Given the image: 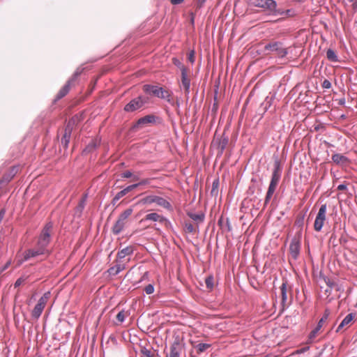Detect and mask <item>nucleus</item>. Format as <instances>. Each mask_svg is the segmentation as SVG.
<instances>
[{"label":"nucleus","mask_w":357,"mask_h":357,"mask_svg":"<svg viewBox=\"0 0 357 357\" xmlns=\"http://www.w3.org/2000/svg\"><path fill=\"white\" fill-rule=\"evenodd\" d=\"M281 177V167L278 160H275L274 162V169L272 173L271 182L266 195L264 204L266 205L272 198L273 193L278 185Z\"/></svg>","instance_id":"1"},{"label":"nucleus","mask_w":357,"mask_h":357,"mask_svg":"<svg viewBox=\"0 0 357 357\" xmlns=\"http://www.w3.org/2000/svg\"><path fill=\"white\" fill-rule=\"evenodd\" d=\"M249 3L255 7L260 8L273 16L276 11L277 3L274 0H249Z\"/></svg>","instance_id":"2"},{"label":"nucleus","mask_w":357,"mask_h":357,"mask_svg":"<svg viewBox=\"0 0 357 357\" xmlns=\"http://www.w3.org/2000/svg\"><path fill=\"white\" fill-rule=\"evenodd\" d=\"M264 50L267 54L274 52L279 58H284L288 54V50L284 47L282 43L275 40L266 44Z\"/></svg>","instance_id":"3"},{"label":"nucleus","mask_w":357,"mask_h":357,"mask_svg":"<svg viewBox=\"0 0 357 357\" xmlns=\"http://www.w3.org/2000/svg\"><path fill=\"white\" fill-rule=\"evenodd\" d=\"M143 90L146 93L149 95L154 96L162 99H166L169 102L170 101V95L169 94L168 91L164 90L162 87L154 85L145 84L143 86Z\"/></svg>","instance_id":"4"},{"label":"nucleus","mask_w":357,"mask_h":357,"mask_svg":"<svg viewBox=\"0 0 357 357\" xmlns=\"http://www.w3.org/2000/svg\"><path fill=\"white\" fill-rule=\"evenodd\" d=\"M140 203L143 204H151L152 203H155L158 206H162L165 208H171V204L168 201H167L163 197L156 195L146 196L140 200Z\"/></svg>","instance_id":"5"},{"label":"nucleus","mask_w":357,"mask_h":357,"mask_svg":"<svg viewBox=\"0 0 357 357\" xmlns=\"http://www.w3.org/2000/svg\"><path fill=\"white\" fill-rule=\"evenodd\" d=\"M50 297V292L47 291L40 298V299L38 301V303L36 305L33 310H32L31 316L33 318L38 319L40 317Z\"/></svg>","instance_id":"6"},{"label":"nucleus","mask_w":357,"mask_h":357,"mask_svg":"<svg viewBox=\"0 0 357 357\" xmlns=\"http://www.w3.org/2000/svg\"><path fill=\"white\" fill-rule=\"evenodd\" d=\"M326 204H322L319 209L314 223V229L317 231H321L323 227L326 220Z\"/></svg>","instance_id":"7"},{"label":"nucleus","mask_w":357,"mask_h":357,"mask_svg":"<svg viewBox=\"0 0 357 357\" xmlns=\"http://www.w3.org/2000/svg\"><path fill=\"white\" fill-rule=\"evenodd\" d=\"M50 252L47 248H44L40 247L37 243V245L33 248L27 250L24 253V260L27 261L31 258L36 257L37 256L43 255H49Z\"/></svg>","instance_id":"8"},{"label":"nucleus","mask_w":357,"mask_h":357,"mask_svg":"<svg viewBox=\"0 0 357 357\" xmlns=\"http://www.w3.org/2000/svg\"><path fill=\"white\" fill-rule=\"evenodd\" d=\"M52 227V225L51 223H48L45 225L44 229L42 231V233L39 237L38 244L40 247L44 248H47L48 244L50 241V230Z\"/></svg>","instance_id":"9"},{"label":"nucleus","mask_w":357,"mask_h":357,"mask_svg":"<svg viewBox=\"0 0 357 357\" xmlns=\"http://www.w3.org/2000/svg\"><path fill=\"white\" fill-rule=\"evenodd\" d=\"M75 121H76L75 119L73 118L68 121V123H67V125L66 126V128L64 130V134L61 138V142L63 148L65 149H66L68 146V144H69L70 136H71V132L73 130V126L75 123Z\"/></svg>","instance_id":"10"},{"label":"nucleus","mask_w":357,"mask_h":357,"mask_svg":"<svg viewBox=\"0 0 357 357\" xmlns=\"http://www.w3.org/2000/svg\"><path fill=\"white\" fill-rule=\"evenodd\" d=\"M146 101L144 98L142 96H138L132 100H131L127 105L124 107V110L127 112H132L138 109H140L144 106Z\"/></svg>","instance_id":"11"},{"label":"nucleus","mask_w":357,"mask_h":357,"mask_svg":"<svg viewBox=\"0 0 357 357\" xmlns=\"http://www.w3.org/2000/svg\"><path fill=\"white\" fill-rule=\"evenodd\" d=\"M155 121V116L154 115H146L137 120V121L132 126V130L137 131L144 126L153 123Z\"/></svg>","instance_id":"12"},{"label":"nucleus","mask_w":357,"mask_h":357,"mask_svg":"<svg viewBox=\"0 0 357 357\" xmlns=\"http://www.w3.org/2000/svg\"><path fill=\"white\" fill-rule=\"evenodd\" d=\"M301 249V236H295L292 238L290 245L289 252L291 257L296 259L300 254Z\"/></svg>","instance_id":"13"},{"label":"nucleus","mask_w":357,"mask_h":357,"mask_svg":"<svg viewBox=\"0 0 357 357\" xmlns=\"http://www.w3.org/2000/svg\"><path fill=\"white\" fill-rule=\"evenodd\" d=\"M330 314V310L328 309H326L324 314L323 317L321 318V319L319 321L317 327L314 330H312L309 335L308 338L310 342H312L316 337L317 334L322 327L323 324L328 319Z\"/></svg>","instance_id":"14"},{"label":"nucleus","mask_w":357,"mask_h":357,"mask_svg":"<svg viewBox=\"0 0 357 357\" xmlns=\"http://www.w3.org/2000/svg\"><path fill=\"white\" fill-rule=\"evenodd\" d=\"M81 72H79L78 70L75 72L73 74L72 78L68 80V82L63 86V87L59 91L56 98L58 99L62 98L64 97L69 91L70 90V85L72 82H73L77 77L80 75Z\"/></svg>","instance_id":"15"},{"label":"nucleus","mask_w":357,"mask_h":357,"mask_svg":"<svg viewBox=\"0 0 357 357\" xmlns=\"http://www.w3.org/2000/svg\"><path fill=\"white\" fill-rule=\"evenodd\" d=\"M181 86L184 89L185 94L188 96L190 93V79L188 76V70L183 69L181 73Z\"/></svg>","instance_id":"16"},{"label":"nucleus","mask_w":357,"mask_h":357,"mask_svg":"<svg viewBox=\"0 0 357 357\" xmlns=\"http://www.w3.org/2000/svg\"><path fill=\"white\" fill-rule=\"evenodd\" d=\"M182 346L178 341H174L170 347L169 357H180Z\"/></svg>","instance_id":"17"},{"label":"nucleus","mask_w":357,"mask_h":357,"mask_svg":"<svg viewBox=\"0 0 357 357\" xmlns=\"http://www.w3.org/2000/svg\"><path fill=\"white\" fill-rule=\"evenodd\" d=\"M126 221L127 220L126 219H123L121 216H119L112 228L113 233L114 234H120L123 231Z\"/></svg>","instance_id":"18"},{"label":"nucleus","mask_w":357,"mask_h":357,"mask_svg":"<svg viewBox=\"0 0 357 357\" xmlns=\"http://www.w3.org/2000/svg\"><path fill=\"white\" fill-rule=\"evenodd\" d=\"M144 220H151L154 222H167V220L164 218L163 216H161L160 215L156 213H151L147 214L144 219Z\"/></svg>","instance_id":"19"},{"label":"nucleus","mask_w":357,"mask_h":357,"mask_svg":"<svg viewBox=\"0 0 357 357\" xmlns=\"http://www.w3.org/2000/svg\"><path fill=\"white\" fill-rule=\"evenodd\" d=\"M187 215L192 220H194L197 225L200 223H202L205 218V215L202 212H200L199 213H195L193 212H188Z\"/></svg>","instance_id":"20"},{"label":"nucleus","mask_w":357,"mask_h":357,"mask_svg":"<svg viewBox=\"0 0 357 357\" xmlns=\"http://www.w3.org/2000/svg\"><path fill=\"white\" fill-rule=\"evenodd\" d=\"M354 318L353 313L348 314L338 326L336 332H340L344 326L349 325Z\"/></svg>","instance_id":"21"},{"label":"nucleus","mask_w":357,"mask_h":357,"mask_svg":"<svg viewBox=\"0 0 357 357\" xmlns=\"http://www.w3.org/2000/svg\"><path fill=\"white\" fill-rule=\"evenodd\" d=\"M332 160L337 165H345L349 162V159L340 153H335L332 155Z\"/></svg>","instance_id":"22"},{"label":"nucleus","mask_w":357,"mask_h":357,"mask_svg":"<svg viewBox=\"0 0 357 357\" xmlns=\"http://www.w3.org/2000/svg\"><path fill=\"white\" fill-rule=\"evenodd\" d=\"M139 184L140 183H135L126 187V188L121 190L116 195V199H120L121 197L127 195L128 192L137 188L139 185Z\"/></svg>","instance_id":"23"},{"label":"nucleus","mask_w":357,"mask_h":357,"mask_svg":"<svg viewBox=\"0 0 357 357\" xmlns=\"http://www.w3.org/2000/svg\"><path fill=\"white\" fill-rule=\"evenodd\" d=\"M17 172V168L16 167H13L10 171L5 174L2 179L0 180V185L3 183V184H7L11 180L12 178L14 177V176L15 175Z\"/></svg>","instance_id":"24"},{"label":"nucleus","mask_w":357,"mask_h":357,"mask_svg":"<svg viewBox=\"0 0 357 357\" xmlns=\"http://www.w3.org/2000/svg\"><path fill=\"white\" fill-rule=\"evenodd\" d=\"M133 253V248L132 246H128L125 248H123L120 251L118 252L117 258L118 259H123L126 256H129Z\"/></svg>","instance_id":"25"},{"label":"nucleus","mask_w":357,"mask_h":357,"mask_svg":"<svg viewBox=\"0 0 357 357\" xmlns=\"http://www.w3.org/2000/svg\"><path fill=\"white\" fill-rule=\"evenodd\" d=\"M276 11L274 13L273 16L278 17V16H282L283 17H290L293 15V10L288 9V10H283L281 8H278V6L276 7Z\"/></svg>","instance_id":"26"},{"label":"nucleus","mask_w":357,"mask_h":357,"mask_svg":"<svg viewBox=\"0 0 357 357\" xmlns=\"http://www.w3.org/2000/svg\"><path fill=\"white\" fill-rule=\"evenodd\" d=\"M125 265L123 264H117L116 265L109 268L108 272L110 275H116L121 271L125 269Z\"/></svg>","instance_id":"27"},{"label":"nucleus","mask_w":357,"mask_h":357,"mask_svg":"<svg viewBox=\"0 0 357 357\" xmlns=\"http://www.w3.org/2000/svg\"><path fill=\"white\" fill-rule=\"evenodd\" d=\"M281 296H282V304L284 305L287 300V282H283L281 287Z\"/></svg>","instance_id":"28"},{"label":"nucleus","mask_w":357,"mask_h":357,"mask_svg":"<svg viewBox=\"0 0 357 357\" xmlns=\"http://www.w3.org/2000/svg\"><path fill=\"white\" fill-rule=\"evenodd\" d=\"M210 347H211V344H206V343H199V344L194 346V348L197 350V354H200L204 352Z\"/></svg>","instance_id":"29"},{"label":"nucleus","mask_w":357,"mask_h":357,"mask_svg":"<svg viewBox=\"0 0 357 357\" xmlns=\"http://www.w3.org/2000/svg\"><path fill=\"white\" fill-rule=\"evenodd\" d=\"M228 138L225 137H222L218 143V149H219V153L222 154L225 149L226 146L228 144Z\"/></svg>","instance_id":"30"},{"label":"nucleus","mask_w":357,"mask_h":357,"mask_svg":"<svg viewBox=\"0 0 357 357\" xmlns=\"http://www.w3.org/2000/svg\"><path fill=\"white\" fill-rule=\"evenodd\" d=\"M141 353L145 357H156L158 356V353L155 351L151 350V349H147L146 347L142 348Z\"/></svg>","instance_id":"31"},{"label":"nucleus","mask_w":357,"mask_h":357,"mask_svg":"<svg viewBox=\"0 0 357 357\" xmlns=\"http://www.w3.org/2000/svg\"><path fill=\"white\" fill-rule=\"evenodd\" d=\"M326 57L327 59L333 62H336L338 61L337 56L335 51L331 49H328L326 52Z\"/></svg>","instance_id":"32"},{"label":"nucleus","mask_w":357,"mask_h":357,"mask_svg":"<svg viewBox=\"0 0 357 357\" xmlns=\"http://www.w3.org/2000/svg\"><path fill=\"white\" fill-rule=\"evenodd\" d=\"M218 187H219V180L218 178H216L213 181L212 189L211 191V193L212 195H216L218 194Z\"/></svg>","instance_id":"33"},{"label":"nucleus","mask_w":357,"mask_h":357,"mask_svg":"<svg viewBox=\"0 0 357 357\" xmlns=\"http://www.w3.org/2000/svg\"><path fill=\"white\" fill-rule=\"evenodd\" d=\"M305 215L303 214L298 215L295 221V225L298 227H302L304 224Z\"/></svg>","instance_id":"34"},{"label":"nucleus","mask_w":357,"mask_h":357,"mask_svg":"<svg viewBox=\"0 0 357 357\" xmlns=\"http://www.w3.org/2000/svg\"><path fill=\"white\" fill-rule=\"evenodd\" d=\"M185 231H188V233L196 232V228L191 222H186L185 223Z\"/></svg>","instance_id":"35"},{"label":"nucleus","mask_w":357,"mask_h":357,"mask_svg":"<svg viewBox=\"0 0 357 357\" xmlns=\"http://www.w3.org/2000/svg\"><path fill=\"white\" fill-rule=\"evenodd\" d=\"M205 283L206 285V287L208 289H212L213 287V278L212 276H208L205 280Z\"/></svg>","instance_id":"36"},{"label":"nucleus","mask_w":357,"mask_h":357,"mask_svg":"<svg viewBox=\"0 0 357 357\" xmlns=\"http://www.w3.org/2000/svg\"><path fill=\"white\" fill-rule=\"evenodd\" d=\"M173 63L181 70V73L183 72V69H187V68L176 58L173 59Z\"/></svg>","instance_id":"37"},{"label":"nucleus","mask_w":357,"mask_h":357,"mask_svg":"<svg viewBox=\"0 0 357 357\" xmlns=\"http://www.w3.org/2000/svg\"><path fill=\"white\" fill-rule=\"evenodd\" d=\"M132 209L127 208L119 216H121L123 219H126L127 220L128 218L132 214Z\"/></svg>","instance_id":"38"},{"label":"nucleus","mask_w":357,"mask_h":357,"mask_svg":"<svg viewBox=\"0 0 357 357\" xmlns=\"http://www.w3.org/2000/svg\"><path fill=\"white\" fill-rule=\"evenodd\" d=\"M126 312L122 310L121 312H119L117 315H116V319L119 321V322H123L124 320H125V318H126Z\"/></svg>","instance_id":"39"},{"label":"nucleus","mask_w":357,"mask_h":357,"mask_svg":"<svg viewBox=\"0 0 357 357\" xmlns=\"http://www.w3.org/2000/svg\"><path fill=\"white\" fill-rule=\"evenodd\" d=\"M144 291L147 294H151L154 291V287L153 284H149L145 287Z\"/></svg>","instance_id":"40"},{"label":"nucleus","mask_w":357,"mask_h":357,"mask_svg":"<svg viewBox=\"0 0 357 357\" xmlns=\"http://www.w3.org/2000/svg\"><path fill=\"white\" fill-rule=\"evenodd\" d=\"M132 176V173L129 170L125 171L124 172H123L121 174V177L124 178H131Z\"/></svg>","instance_id":"41"},{"label":"nucleus","mask_w":357,"mask_h":357,"mask_svg":"<svg viewBox=\"0 0 357 357\" xmlns=\"http://www.w3.org/2000/svg\"><path fill=\"white\" fill-rule=\"evenodd\" d=\"M188 59L190 63H194L195 61V52L193 50L190 51L188 54Z\"/></svg>","instance_id":"42"},{"label":"nucleus","mask_w":357,"mask_h":357,"mask_svg":"<svg viewBox=\"0 0 357 357\" xmlns=\"http://www.w3.org/2000/svg\"><path fill=\"white\" fill-rule=\"evenodd\" d=\"M322 87L326 89H330L331 87V82L328 79H325L322 83Z\"/></svg>","instance_id":"43"},{"label":"nucleus","mask_w":357,"mask_h":357,"mask_svg":"<svg viewBox=\"0 0 357 357\" xmlns=\"http://www.w3.org/2000/svg\"><path fill=\"white\" fill-rule=\"evenodd\" d=\"M96 146V144L95 142H91V144H89L86 149L84 150V151H91L93 149H94Z\"/></svg>","instance_id":"44"},{"label":"nucleus","mask_w":357,"mask_h":357,"mask_svg":"<svg viewBox=\"0 0 357 357\" xmlns=\"http://www.w3.org/2000/svg\"><path fill=\"white\" fill-rule=\"evenodd\" d=\"M24 282V279L22 278H18L15 282V287H20Z\"/></svg>","instance_id":"45"},{"label":"nucleus","mask_w":357,"mask_h":357,"mask_svg":"<svg viewBox=\"0 0 357 357\" xmlns=\"http://www.w3.org/2000/svg\"><path fill=\"white\" fill-rule=\"evenodd\" d=\"M84 203H85V198H83V199L80 201V202H79V205H78V208H79L80 211H82V210L84 208Z\"/></svg>","instance_id":"46"},{"label":"nucleus","mask_w":357,"mask_h":357,"mask_svg":"<svg viewBox=\"0 0 357 357\" xmlns=\"http://www.w3.org/2000/svg\"><path fill=\"white\" fill-rule=\"evenodd\" d=\"M309 349V347H305L296 351L297 354H303Z\"/></svg>","instance_id":"47"},{"label":"nucleus","mask_w":357,"mask_h":357,"mask_svg":"<svg viewBox=\"0 0 357 357\" xmlns=\"http://www.w3.org/2000/svg\"><path fill=\"white\" fill-rule=\"evenodd\" d=\"M347 185L345 184H340L337 186V190H347Z\"/></svg>","instance_id":"48"},{"label":"nucleus","mask_w":357,"mask_h":357,"mask_svg":"<svg viewBox=\"0 0 357 357\" xmlns=\"http://www.w3.org/2000/svg\"><path fill=\"white\" fill-rule=\"evenodd\" d=\"M184 0H170L171 3L173 4V5H177V4H180L182 2H183Z\"/></svg>","instance_id":"49"},{"label":"nucleus","mask_w":357,"mask_h":357,"mask_svg":"<svg viewBox=\"0 0 357 357\" xmlns=\"http://www.w3.org/2000/svg\"><path fill=\"white\" fill-rule=\"evenodd\" d=\"M5 215V210L2 209L0 211V222L2 221Z\"/></svg>","instance_id":"50"},{"label":"nucleus","mask_w":357,"mask_h":357,"mask_svg":"<svg viewBox=\"0 0 357 357\" xmlns=\"http://www.w3.org/2000/svg\"><path fill=\"white\" fill-rule=\"evenodd\" d=\"M352 8L354 11H356L357 10V0H354L353 1Z\"/></svg>","instance_id":"51"},{"label":"nucleus","mask_w":357,"mask_h":357,"mask_svg":"<svg viewBox=\"0 0 357 357\" xmlns=\"http://www.w3.org/2000/svg\"><path fill=\"white\" fill-rule=\"evenodd\" d=\"M9 265H10L9 262L6 263V265L0 269V273H1L3 271H4L8 267Z\"/></svg>","instance_id":"52"},{"label":"nucleus","mask_w":357,"mask_h":357,"mask_svg":"<svg viewBox=\"0 0 357 357\" xmlns=\"http://www.w3.org/2000/svg\"><path fill=\"white\" fill-rule=\"evenodd\" d=\"M344 103H345V100H344V98L340 99V100H339V104H340V105H344Z\"/></svg>","instance_id":"53"},{"label":"nucleus","mask_w":357,"mask_h":357,"mask_svg":"<svg viewBox=\"0 0 357 357\" xmlns=\"http://www.w3.org/2000/svg\"><path fill=\"white\" fill-rule=\"evenodd\" d=\"M119 200V199H116V196H115V197L113 198V199H112V204L115 205V204H116V202H117Z\"/></svg>","instance_id":"54"},{"label":"nucleus","mask_w":357,"mask_h":357,"mask_svg":"<svg viewBox=\"0 0 357 357\" xmlns=\"http://www.w3.org/2000/svg\"><path fill=\"white\" fill-rule=\"evenodd\" d=\"M132 181H138L139 180V177L135 175H133V174H132Z\"/></svg>","instance_id":"55"},{"label":"nucleus","mask_w":357,"mask_h":357,"mask_svg":"<svg viewBox=\"0 0 357 357\" xmlns=\"http://www.w3.org/2000/svg\"><path fill=\"white\" fill-rule=\"evenodd\" d=\"M327 284H328L330 287H332L334 285V282H330V281H329V282L327 283Z\"/></svg>","instance_id":"56"},{"label":"nucleus","mask_w":357,"mask_h":357,"mask_svg":"<svg viewBox=\"0 0 357 357\" xmlns=\"http://www.w3.org/2000/svg\"><path fill=\"white\" fill-rule=\"evenodd\" d=\"M147 183H148L147 180H144V181H142V182L139 183H140L139 185L146 184Z\"/></svg>","instance_id":"57"},{"label":"nucleus","mask_w":357,"mask_h":357,"mask_svg":"<svg viewBox=\"0 0 357 357\" xmlns=\"http://www.w3.org/2000/svg\"><path fill=\"white\" fill-rule=\"evenodd\" d=\"M335 235L333 234L331 235V239H333V238H335Z\"/></svg>","instance_id":"58"},{"label":"nucleus","mask_w":357,"mask_h":357,"mask_svg":"<svg viewBox=\"0 0 357 357\" xmlns=\"http://www.w3.org/2000/svg\"><path fill=\"white\" fill-rule=\"evenodd\" d=\"M191 22L193 24L194 23V17H192L191 18Z\"/></svg>","instance_id":"59"},{"label":"nucleus","mask_w":357,"mask_h":357,"mask_svg":"<svg viewBox=\"0 0 357 357\" xmlns=\"http://www.w3.org/2000/svg\"><path fill=\"white\" fill-rule=\"evenodd\" d=\"M266 101L267 102V104H268V103L269 105L271 104V103H270V101H268V97H267V98H266Z\"/></svg>","instance_id":"60"},{"label":"nucleus","mask_w":357,"mask_h":357,"mask_svg":"<svg viewBox=\"0 0 357 357\" xmlns=\"http://www.w3.org/2000/svg\"><path fill=\"white\" fill-rule=\"evenodd\" d=\"M349 2H353L354 0H348Z\"/></svg>","instance_id":"61"}]
</instances>
